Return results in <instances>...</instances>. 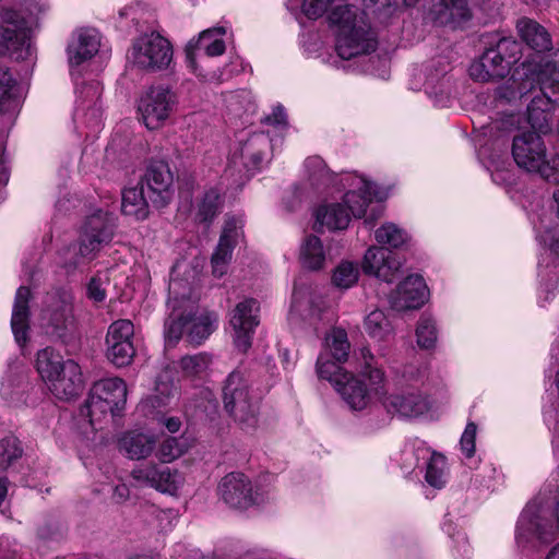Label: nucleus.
<instances>
[{
    "instance_id": "nucleus-1",
    "label": "nucleus",
    "mask_w": 559,
    "mask_h": 559,
    "mask_svg": "<svg viewBox=\"0 0 559 559\" xmlns=\"http://www.w3.org/2000/svg\"><path fill=\"white\" fill-rule=\"evenodd\" d=\"M329 21L337 27L335 49L342 59L349 60L376 50V35L364 15H358L354 7H334Z\"/></svg>"
},
{
    "instance_id": "nucleus-2",
    "label": "nucleus",
    "mask_w": 559,
    "mask_h": 559,
    "mask_svg": "<svg viewBox=\"0 0 559 559\" xmlns=\"http://www.w3.org/2000/svg\"><path fill=\"white\" fill-rule=\"evenodd\" d=\"M127 384L118 377L95 381L88 397L80 408V418L84 419L92 430L109 414L119 416L127 403Z\"/></svg>"
},
{
    "instance_id": "nucleus-3",
    "label": "nucleus",
    "mask_w": 559,
    "mask_h": 559,
    "mask_svg": "<svg viewBox=\"0 0 559 559\" xmlns=\"http://www.w3.org/2000/svg\"><path fill=\"white\" fill-rule=\"evenodd\" d=\"M222 400L225 412L243 430L254 429L259 420V401L246 374L235 369L224 381Z\"/></svg>"
},
{
    "instance_id": "nucleus-4",
    "label": "nucleus",
    "mask_w": 559,
    "mask_h": 559,
    "mask_svg": "<svg viewBox=\"0 0 559 559\" xmlns=\"http://www.w3.org/2000/svg\"><path fill=\"white\" fill-rule=\"evenodd\" d=\"M32 23L21 11L2 7L0 10V56L25 60L32 56Z\"/></svg>"
},
{
    "instance_id": "nucleus-5",
    "label": "nucleus",
    "mask_w": 559,
    "mask_h": 559,
    "mask_svg": "<svg viewBox=\"0 0 559 559\" xmlns=\"http://www.w3.org/2000/svg\"><path fill=\"white\" fill-rule=\"evenodd\" d=\"M539 81L540 92L527 106V121L534 130L547 133L559 96V63L547 64L540 73Z\"/></svg>"
},
{
    "instance_id": "nucleus-6",
    "label": "nucleus",
    "mask_w": 559,
    "mask_h": 559,
    "mask_svg": "<svg viewBox=\"0 0 559 559\" xmlns=\"http://www.w3.org/2000/svg\"><path fill=\"white\" fill-rule=\"evenodd\" d=\"M170 41L157 32L136 37L129 50V60L133 66L148 72L166 70L173 61Z\"/></svg>"
},
{
    "instance_id": "nucleus-7",
    "label": "nucleus",
    "mask_w": 559,
    "mask_h": 559,
    "mask_svg": "<svg viewBox=\"0 0 559 559\" xmlns=\"http://www.w3.org/2000/svg\"><path fill=\"white\" fill-rule=\"evenodd\" d=\"M115 216L106 211L96 210L87 215L81 226L79 237V254L92 260L115 235Z\"/></svg>"
},
{
    "instance_id": "nucleus-8",
    "label": "nucleus",
    "mask_w": 559,
    "mask_h": 559,
    "mask_svg": "<svg viewBox=\"0 0 559 559\" xmlns=\"http://www.w3.org/2000/svg\"><path fill=\"white\" fill-rule=\"evenodd\" d=\"M512 156L516 165L528 173L549 179L552 168L546 159V147L535 131H525L513 138Z\"/></svg>"
},
{
    "instance_id": "nucleus-9",
    "label": "nucleus",
    "mask_w": 559,
    "mask_h": 559,
    "mask_svg": "<svg viewBox=\"0 0 559 559\" xmlns=\"http://www.w3.org/2000/svg\"><path fill=\"white\" fill-rule=\"evenodd\" d=\"M221 499L233 509L247 510L264 502L263 493L254 489L251 480L242 473L225 475L217 487Z\"/></svg>"
},
{
    "instance_id": "nucleus-10",
    "label": "nucleus",
    "mask_w": 559,
    "mask_h": 559,
    "mask_svg": "<svg viewBox=\"0 0 559 559\" xmlns=\"http://www.w3.org/2000/svg\"><path fill=\"white\" fill-rule=\"evenodd\" d=\"M176 103L177 96L170 88L157 85L141 97L138 110L145 127L155 130L168 119Z\"/></svg>"
},
{
    "instance_id": "nucleus-11",
    "label": "nucleus",
    "mask_w": 559,
    "mask_h": 559,
    "mask_svg": "<svg viewBox=\"0 0 559 559\" xmlns=\"http://www.w3.org/2000/svg\"><path fill=\"white\" fill-rule=\"evenodd\" d=\"M66 362L60 353L46 347L37 353L36 369L47 382L52 395L59 400L70 401V380L64 374Z\"/></svg>"
},
{
    "instance_id": "nucleus-12",
    "label": "nucleus",
    "mask_w": 559,
    "mask_h": 559,
    "mask_svg": "<svg viewBox=\"0 0 559 559\" xmlns=\"http://www.w3.org/2000/svg\"><path fill=\"white\" fill-rule=\"evenodd\" d=\"M150 193L152 206L163 209L174 195V175L168 163L152 160L139 181Z\"/></svg>"
},
{
    "instance_id": "nucleus-13",
    "label": "nucleus",
    "mask_w": 559,
    "mask_h": 559,
    "mask_svg": "<svg viewBox=\"0 0 559 559\" xmlns=\"http://www.w3.org/2000/svg\"><path fill=\"white\" fill-rule=\"evenodd\" d=\"M214 330L212 317H169L165 321V336L173 343L185 336L189 343L200 345Z\"/></svg>"
},
{
    "instance_id": "nucleus-14",
    "label": "nucleus",
    "mask_w": 559,
    "mask_h": 559,
    "mask_svg": "<svg viewBox=\"0 0 559 559\" xmlns=\"http://www.w3.org/2000/svg\"><path fill=\"white\" fill-rule=\"evenodd\" d=\"M428 298V287L419 275L406 277L389 297L391 309L397 312L418 310Z\"/></svg>"
},
{
    "instance_id": "nucleus-15",
    "label": "nucleus",
    "mask_w": 559,
    "mask_h": 559,
    "mask_svg": "<svg viewBox=\"0 0 559 559\" xmlns=\"http://www.w3.org/2000/svg\"><path fill=\"white\" fill-rule=\"evenodd\" d=\"M131 477L140 485L150 486L169 495H175L181 483V476L176 469L158 464L139 466L132 469Z\"/></svg>"
},
{
    "instance_id": "nucleus-16",
    "label": "nucleus",
    "mask_w": 559,
    "mask_h": 559,
    "mask_svg": "<svg viewBox=\"0 0 559 559\" xmlns=\"http://www.w3.org/2000/svg\"><path fill=\"white\" fill-rule=\"evenodd\" d=\"M402 264L403 262L392 251L372 246L366 251L361 266L365 274L391 283L399 275Z\"/></svg>"
},
{
    "instance_id": "nucleus-17",
    "label": "nucleus",
    "mask_w": 559,
    "mask_h": 559,
    "mask_svg": "<svg viewBox=\"0 0 559 559\" xmlns=\"http://www.w3.org/2000/svg\"><path fill=\"white\" fill-rule=\"evenodd\" d=\"M430 15L435 24L456 28L472 19V10L468 0H437Z\"/></svg>"
},
{
    "instance_id": "nucleus-18",
    "label": "nucleus",
    "mask_w": 559,
    "mask_h": 559,
    "mask_svg": "<svg viewBox=\"0 0 559 559\" xmlns=\"http://www.w3.org/2000/svg\"><path fill=\"white\" fill-rule=\"evenodd\" d=\"M157 438L153 433L142 431L124 432L118 440L119 451L131 460H144L155 450Z\"/></svg>"
},
{
    "instance_id": "nucleus-19",
    "label": "nucleus",
    "mask_w": 559,
    "mask_h": 559,
    "mask_svg": "<svg viewBox=\"0 0 559 559\" xmlns=\"http://www.w3.org/2000/svg\"><path fill=\"white\" fill-rule=\"evenodd\" d=\"M469 75L479 82H488L503 79L510 70L507 63L493 50L488 48L478 61L469 67Z\"/></svg>"
},
{
    "instance_id": "nucleus-20",
    "label": "nucleus",
    "mask_w": 559,
    "mask_h": 559,
    "mask_svg": "<svg viewBox=\"0 0 559 559\" xmlns=\"http://www.w3.org/2000/svg\"><path fill=\"white\" fill-rule=\"evenodd\" d=\"M382 404L388 413L403 417H417L428 409L426 399L415 392L391 394L382 400Z\"/></svg>"
},
{
    "instance_id": "nucleus-21",
    "label": "nucleus",
    "mask_w": 559,
    "mask_h": 559,
    "mask_svg": "<svg viewBox=\"0 0 559 559\" xmlns=\"http://www.w3.org/2000/svg\"><path fill=\"white\" fill-rule=\"evenodd\" d=\"M151 205L150 193L140 182L122 191L121 211L124 215L144 221L150 215Z\"/></svg>"
},
{
    "instance_id": "nucleus-22",
    "label": "nucleus",
    "mask_w": 559,
    "mask_h": 559,
    "mask_svg": "<svg viewBox=\"0 0 559 559\" xmlns=\"http://www.w3.org/2000/svg\"><path fill=\"white\" fill-rule=\"evenodd\" d=\"M343 379L336 381V391L352 409H364L369 403V392L364 382L352 373H343Z\"/></svg>"
},
{
    "instance_id": "nucleus-23",
    "label": "nucleus",
    "mask_w": 559,
    "mask_h": 559,
    "mask_svg": "<svg viewBox=\"0 0 559 559\" xmlns=\"http://www.w3.org/2000/svg\"><path fill=\"white\" fill-rule=\"evenodd\" d=\"M100 35L96 28L82 27L76 31L72 43V64L91 60L99 50Z\"/></svg>"
},
{
    "instance_id": "nucleus-24",
    "label": "nucleus",
    "mask_w": 559,
    "mask_h": 559,
    "mask_svg": "<svg viewBox=\"0 0 559 559\" xmlns=\"http://www.w3.org/2000/svg\"><path fill=\"white\" fill-rule=\"evenodd\" d=\"M516 27L522 40L533 50L544 52L552 48L549 32L536 21L523 17L519 20Z\"/></svg>"
},
{
    "instance_id": "nucleus-25",
    "label": "nucleus",
    "mask_w": 559,
    "mask_h": 559,
    "mask_svg": "<svg viewBox=\"0 0 559 559\" xmlns=\"http://www.w3.org/2000/svg\"><path fill=\"white\" fill-rule=\"evenodd\" d=\"M261 146L264 148L269 146L267 140L263 136H253L247 140L241 146L239 154L234 153L227 173H230L237 166L238 160L242 162L248 173L258 169L264 158Z\"/></svg>"
},
{
    "instance_id": "nucleus-26",
    "label": "nucleus",
    "mask_w": 559,
    "mask_h": 559,
    "mask_svg": "<svg viewBox=\"0 0 559 559\" xmlns=\"http://www.w3.org/2000/svg\"><path fill=\"white\" fill-rule=\"evenodd\" d=\"M559 63V50L554 53L552 59H547L540 64L532 62H523L520 68H516L512 73L518 76V90L521 92V99L533 92L538 84L540 86V73L546 69L547 64Z\"/></svg>"
},
{
    "instance_id": "nucleus-27",
    "label": "nucleus",
    "mask_w": 559,
    "mask_h": 559,
    "mask_svg": "<svg viewBox=\"0 0 559 559\" xmlns=\"http://www.w3.org/2000/svg\"><path fill=\"white\" fill-rule=\"evenodd\" d=\"M372 182L360 178L359 192L348 191L344 197V205L354 217L365 215L366 209L372 199L381 200V195L376 191Z\"/></svg>"
},
{
    "instance_id": "nucleus-28",
    "label": "nucleus",
    "mask_w": 559,
    "mask_h": 559,
    "mask_svg": "<svg viewBox=\"0 0 559 559\" xmlns=\"http://www.w3.org/2000/svg\"><path fill=\"white\" fill-rule=\"evenodd\" d=\"M229 324L233 330L235 348L246 354L252 345L255 328L259 325L257 317H231Z\"/></svg>"
},
{
    "instance_id": "nucleus-29",
    "label": "nucleus",
    "mask_w": 559,
    "mask_h": 559,
    "mask_svg": "<svg viewBox=\"0 0 559 559\" xmlns=\"http://www.w3.org/2000/svg\"><path fill=\"white\" fill-rule=\"evenodd\" d=\"M300 262L305 269L311 271H318L324 266L325 253L320 238L314 235L305 238L300 248Z\"/></svg>"
},
{
    "instance_id": "nucleus-30",
    "label": "nucleus",
    "mask_w": 559,
    "mask_h": 559,
    "mask_svg": "<svg viewBox=\"0 0 559 559\" xmlns=\"http://www.w3.org/2000/svg\"><path fill=\"white\" fill-rule=\"evenodd\" d=\"M317 221L330 230L345 229L350 222V214L344 204L334 203L319 207Z\"/></svg>"
},
{
    "instance_id": "nucleus-31",
    "label": "nucleus",
    "mask_w": 559,
    "mask_h": 559,
    "mask_svg": "<svg viewBox=\"0 0 559 559\" xmlns=\"http://www.w3.org/2000/svg\"><path fill=\"white\" fill-rule=\"evenodd\" d=\"M176 393L177 388L169 374H159L155 383L154 393L142 402V406L151 408L165 407L169 404Z\"/></svg>"
},
{
    "instance_id": "nucleus-32",
    "label": "nucleus",
    "mask_w": 559,
    "mask_h": 559,
    "mask_svg": "<svg viewBox=\"0 0 559 559\" xmlns=\"http://www.w3.org/2000/svg\"><path fill=\"white\" fill-rule=\"evenodd\" d=\"M325 344L330 350L331 356L337 362H345L349 357L350 343L347 337V332L334 326L325 335Z\"/></svg>"
},
{
    "instance_id": "nucleus-33",
    "label": "nucleus",
    "mask_w": 559,
    "mask_h": 559,
    "mask_svg": "<svg viewBox=\"0 0 559 559\" xmlns=\"http://www.w3.org/2000/svg\"><path fill=\"white\" fill-rule=\"evenodd\" d=\"M359 267L352 261H341L332 271L331 283L341 290L352 288L359 280Z\"/></svg>"
},
{
    "instance_id": "nucleus-34",
    "label": "nucleus",
    "mask_w": 559,
    "mask_h": 559,
    "mask_svg": "<svg viewBox=\"0 0 559 559\" xmlns=\"http://www.w3.org/2000/svg\"><path fill=\"white\" fill-rule=\"evenodd\" d=\"M19 100L14 95V80L9 71L0 66V112L14 111Z\"/></svg>"
},
{
    "instance_id": "nucleus-35",
    "label": "nucleus",
    "mask_w": 559,
    "mask_h": 559,
    "mask_svg": "<svg viewBox=\"0 0 559 559\" xmlns=\"http://www.w3.org/2000/svg\"><path fill=\"white\" fill-rule=\"evenodd\" d=\"M426 481L435 487L442 488L447 483V459L440 453H432L426 469Z\"/></svg>"
},
{
    "instance_id": "nucleus-36",
    "label": "nucleus",
    "mask_w": 559,
    "mask_h": 559,
    "mask_svg": "<svg viewBox=\"0 0 559 559\" xmlns=\"http://www.w3.org/2000/svg\"><path fill=\"white\" fill-rule=\"evenodd\" d=\"M170 301L173 302V311L188 310L185 305L193 298V288L181 278H173L169 283Z\"/></svg>"
},
{
    "instance_id": "nucleus-37",
    "label": "nucleus",
    "mask_w": 559,
    "mask_h": 559,
    "mask_svg": "<svg viewBox=\"0 0 559 559\" xmlns=\"http://www.w3.org/2000/svg\"><path fill=\"white\" fill-rule=\"evenodd\" d=\"M221 193L216 188H211L204 193L199 204L197 217L200 222L210 224L221 210Z\"/></svg>"
},
{
    "instance_id": "nucleus-38",
    "label": "nucleus",
    "mask_w": 559,
    "mask_h": 559,
    "mask_svg": "<svg viewBox=\"0 0 559 559\" xmlns=\"http://www.w3.org/2000/svg\"><path fill=\"white\" fill-rule=\"evenodd\" d=\"M106 356L108 360L118 368L129 366L135 355L132 342L106 343Z\"/></svg>"
},
{
    "instance_id": "nucleus-39",
    "label": "nucleus",
    "mask_w": 559,
    "mask_h": 559,
    "mask_svg": "<svg viewBox=\"0 0 559 559\" xmlns=\"http://www.w3.org/2000/svg\"><path fill=\"white\" fill-rule=\"evenodd\" d=\"M23 449L21 442L14 436H9L0 441V474L8 471V468L20 457H22Z\"/></svg>"
},
{
    "instance_id": "nucleus-40",
    "label": "nucleus",
    "mask_w": 559,
    "mask_h": 559,
    "mask_svg": "<svg viewBox=\"0 0 559 559\" xmlns=\"http://www.w3.org/2000/svg\"><path fill=\"white\" fill-rule=\"evenodd\" d=\"M225 29L223 27H213L200 33L198 39H191L185 49L186 60L192 70H195V50L204 49V45L211 43L215 37L223 36Z\"/></svg>"
},
{
    "instance_id": "nucleus-41",
    "label": "nucleus",
    "mask_w": 559,
    "mask_h": 559,
    "mask_svg": "<svg viewBox=\"0 0 559 559\" xmlns=\"http://www.w3.org/2000/svg\"><path fill=\"white\" fill-rule=\"evenodd\" d=\"M305 167L312 185L320 187L332 182V174L320 156L308 157Z\"/></svg>"
},
{
    "instance_id": "nucleus-42",
    "label": "nucleus",
    "mask_w": 559,
    "mask_h": 559,
    "mask_svg": "<svg viewBox=\"0 0 559 559\" xmlns=\"http://www.w3.org/2000/svg\"><path fill=\"white\" fill-rule=\"evenodd\" d=\"M212 364V356L207 353L188 355L180 359V368L187 377H199L206 372Z\"/></svg>"
},
{
    "instance_id": "nucleus-43",
    "label": "nucleus",
    "mask_w": 559,
    "mask_h": 559,
    "mask_svg": "<svg viewBox=\"0 0 559 559\" xmlns=\"http://www.w3.org/2000/svg\"><path fill=\"white\" fill-rule=\"evenodd\" d=\"M376 240L391 248H400L407 240L406 233L393 223H385L376 230Z\"/></svg>"
},
{
    "instance_id": "nucleus-44",
    "label": "nucleus",
    "mask_w": 559,
    "mask_h": 559,
    "mask_svg": "<svg viewBox=\"0 0 559 559\" xmlns=\"http://www.w3.org/2000/svg\"><path fill=\"white\" fill-rule=\"evenodd\" d=\"M234 248L235 247H233V245L218 241L217 247L211 258L213 274L216 277H222L227 273Z\"/></svg>"
},
{
    "instance_id": "nucleus-45",
    "label": "nucleus",
    "mask_w": 559,
    "mask_h": 559,
    "mask_svg": "<svg viewBox=\"0 0 559 559\" xmlns=\"http://www.w3.org/2000/svg\"><path fill=\"white\" fill-rule=\"evenodd\" d=\"M507 63V68L510 70L511 64L515 63L520 59L521 47L520 44L508 37H501L495 47L490 48Z\"/></svg>"
},
{
    "instance_id": "nucleus-46",
    "label": "nucleus",
    "mask_w": 559,
    "mask_h": 559,
    "mask_svg": "<svg viewBox=\"0 0 559 559\" xmlns=\"http://www.w3.org/2000/svg\"><path fill=\"white\" fill-rule=\"evenodd\" d=\"M417 344L419 347L430 349L437 342V329L430 317L421 318L416 329Z\"/></svg>"
},
{
    "instance_id": "nucleus-47",
    "label": "nucleus",
    "mask_w": 559,
    "mask_h": 559,
    "mask_svg": "<svg viewBox=\"0 0 559 559\" xmlns=\"http://www.w3.org/2000/svg\"><path fill=\"white\" fill-rule=\"evenodd\" d=\"M134 334V325L128 319H119L110 324L106 335V343L131 342Z\"/></svg>"
},
{
    "instance_id": "nucleus-48",
    "label": "nucleus",
    "mask_w": 559,
    "mask_h": 559,
    "mask_svg": "<svg viewBox=\"0 0 559 559\" xmlns=\"http://www.w3.org/2000/svg\"><path fill=\"white\" fill-rule=\"evenodd\" d=\"M109 276L107 272H98L91 277L86 286V296L95 302H102L106 299Z\"/></svg>"
},
{
    "instance_id": "nucleus-49",
    "label": "nucleus",
    "mask_w": 559,
    "mask_h": 559,
    "mask_svg": "<svg viewBox=\"0 0 559 559\" xmlns=\"http://www.w3.org/2000/svg\"><path fill=\"white\" fill-rule=\"evenodd\" d=\"M337 364L338 362L336 360L332 361L323 356H320L317 360L318 377L330 381L334 388L336 386V381L343 379L342 374L348 373Z\"/></svg>"
},
{
    "instance_id": "nucleus-50",
    "label": "nucleus",
    "mask_w": 559,
    "mask_h": 559,
    "mask_svg": "<svg viewBox=\"0 0 559 559\" xmlns=\"http://www.w3.org/2000/svg\"><path fill=\"white\" fill-rule=\"evenodd\" d=\"M366 330L377 340H384L392 332V323L389 317H366Z\"/></svg>"
},
{
    "instance_id": "nucleus-51",
    "label": "nucleus",
    "mask_w": 559,
    "mask_h": 559,
    "mask_svg": "<svg viewBox=\"0 0 559 559\" xmlns=\"http://www.w3.org/2000/svg\"><path fill=\"white\" fill-rule=\"evenodd\" d=\"M242 221L235 216H228L225 221L223 231L221 234L219 240L222 242H227L236 246L238 238L241 236L242 231Z\"/></svg>"
},
{
    "instance_id": "nucleus-52",
    "label": "nucleus",
    "mask_w": 559,
    "mask_h": 559,
    "mask_svg": "<svg viewBox=\"0 0 559 559\" xmlns=\"http://www.w3.org/2000/svg\"><path fill=\"white\" fill-rule=\"evenodd\" d=\"M518 76L513 74L496 90V95L499 99H503L508 103H513L521 99V92L518 87Z\"/></svg>"
},
{
    "instance_id": "nucleus-53",
    "label": "nucleus",
    "mask_w": 559,
    "mask_h": 559,
    "mask_svg": "<svg viewBox=\"0 0 559 559\" xmlns=\"http://www.w3.org/2000/svg\"><path fill=\"white\" fill-rule=\"evenodd\" d=\"M182 451L176 438H168L160 444L157 456L163 462H171L181 455Z\"/></svg>"
},
{
    "instance_id": "nucleus-54",
    "label": "nucleus",
    "mask_w": 559,
    "mask_h": 559,
    "mask_svg": "<svg viewBox=\"0 0 559 559\" xmlns=\"http://www.w3.org/2000/svg\"><path fill=\"white\" fill-rule=\"evenodd\" d=\"M28 317H12L11 328L14 334L15 341L20 346H24L28 341Z\"/></svg>"
},
{
    "instance_id": "nucleus-55",
    "label": "nucleus",
    "mask_w": 559,
    "mask_h": 559,
    "mask_svg": "<svg viewBox=\"0 0 559 559\" xmlns=\"http://www.w3.org/2000/svg\"><path fill=\"white\" fill-rule=\"evenodd\" d=\"M477 426L474 423H468L461 437L460 444L466 457H472L475 453Z\"/></svg>"
},
{
    "instance_id": "nucleus-56",
    "label": "nucleus",
    "mask_w": 559,
    "mask_h": 559,
    "mask_svg": "<svg viewBox=\"0 0 559 559\" xmlns=\"http://www.w3.org/2000/svg\"><path fill=\"white\" fill-rule=\"evenodd\" d=\"M330 3L331 0H304L302 11L309 19L316 20L326 12Z\"/></svg>"
},
{
    "instance_id": "nucleus-57",
    "label": "nucleus",
    "mask_w": 559,
    "mask_h": 559,
    "mask_svg": "<svg viewBox=\"0 0 559 559\" xmlns=\"http://www.w3.org/2000/svg\"><path fill=\"white\" fill-rule=\"evenodd\" d=\"M31 298V289L26 286H21L16 290L12 314H28Z\"/></svg>"
},
{
    "instance_id": "nucleus-58",
    "label": "nucleus",
    "mask_w": 559,
    "mask_h": 559,
    "mask_svg": "<svg viewBox=\"0 0 559 559\" xmlns=\"http://www.w3.org/2000/svg\"><path fill=\"white\" fill-rule=\"evenodd\" d=\"M362 372H364L365 376L368 377V379L370 381L371 390L376 394L382 395L383 391H382L381 383L384 380L383 371L381 369H379V368H373L371 366L370 368H367V369L362 370Z\"/></svg>"
},
{
    "instance_id": "nucleus-59",
    "label": "nucleus",
    "mask_w": 559,
    "mask_h": 559,
    "mask_svg": "<svg viewBox=\"0 0 559 559\" xmlns=\"http://www.w3.org/2000/svg\"><path fill=\"white\" fill-rule=\"evenodd\" d=\"M262 122L276 127L286 126L287 120L284 107L282 105L275 106L273 112L271 115L265 116Z\"/></svg>"
},
{
    "instance_id": "nucleus-60",
    "label": "nucleus",
    "mask_w": 559,
    "mask_h": 559,
    "mask_svg": "<svg viewBox=\"0 0 559 559\" xmlns=\"http://www.w3.org/2000/svg\"><path fill=\"white\" fill-rule=\"evenodd\" d=\"M235 311L236 314H249L252 312H260L261 305L254 298H245L242 301L236 305Z\"/></svg>"
},
{
    "instance_id": "nucleus-61",
    "label": "nucleus",
    "mask_w": 559,
    "mask_h": 559,
    "mask_svg": "<svg viewBox=\"0 0 559 559\" xmlns=\"http://www.w3.org/2000/svg\"><path fill=\"white\" fill-rule=\"evenodd\" d=\"M225 43L222 36L215 37L211 43L204 45V51L209 57H217L224 53Z\"/></svg>"
},
{
    "instance_id": "nucleus-62",
    "label": "nucleus",
    "mask_w": 559,
    "mask_h": 559,
    "mask_svg": "<svg viewBox=\"0 0 559 559\" xmlns=\"http://www.w3.org/2000/svg\"><path fill=\"white\" fill-rule=\"evenodd\" d=\"M58 176L60 178V198L58 199L57 201V206L59 209H61L63 205H66V202L68 201L67 199V192H62V189L66 190L67 189V177H68V168L66 166L61 167L59 169V173H58Z\"/></svg>"
},
{
    "instance_id": "nucleus-63",
    "label": "nucleus",
    "mask_w": 559,
    "mask_h": 559,
    "mask_svg": "<svg viewBox=\"0 0 559 559\" xmlns=\"http://www.w3.org/2000/svg\"><path fill=\"white\" fill-rule=\"evenodd\" d=\"M44 319L47 320V324L51 323V328H48L46 333L61 338L63 336V332L59 329L58 323L62 321L63 317H44Z\"/></svg>"
},
{
    "instance_id": "nucleus-64",
    "label": "nucleus",
    "mask_w": 559,
    "mask_h": 559,
    "mask_svg": "<svg viewBox=\"0 0 559 559\" xmlns=\"http://www.w3.org/2000/svg\"><path fill=\"white\" fill-rule=\"evenodd\" d=\"M58 535V528L52 524H44L37 530V536L43 540L52 539Z\"/></svg>"
}]
</instances>
